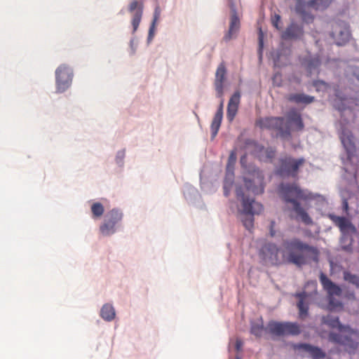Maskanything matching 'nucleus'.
<instances>
[{"instance_id": "nucleus-49", "label": "nucleus", "mask_w": 359, "mask_h": 359, "mask_svg": "<svg viewBox=\"0 0 359 359\" xmlns=\"http://www.w3.org/2000/svg\"><path fill=\"white\" fill-rule=\"evenodd\" d=\"M156 23L151 22L149 29L148 35L154 36L155 29H156Z\"/></svg>"}, {"instance_id": "nucleus-2", "label": "nucleus", "mask_w": 359, "mask_h": 359, "mask_svg": "<svg viewBox=\"0 0 359 359\" xmlns=\"http://www.w3.org/2000/svg\"><path fill=\"white\" fill-rule=\"evenodd\" d=\"M269 333L276 337L285 335L297 336L301 333L299 325L297 323L276 320H270L266 327L264 325L263 318L260 317L257 321H250V333L257 338H261L263 332Z\"/></svg>"}, {"instance_id": "nucleus-42", "label": "nucleus", "mask_w": 359, "mask_h": 359, "mask_svg": "<svg viewBox=\"0 0 359 359\" xmlns=\"http://www.w3.org/2000/svg\"><path fill=\"white\" fill-rule=\"evenodd\" d=\"M259 48H258V53L259 55V58H262V51H263V47H264V39H263V34L262 30H259Z\"/></svg>"}, {"instance_id": "nucleus-4", "label": "nucleus", "mask_w": 359, "mask_h": 359, "mask_svg": "<svg viewBox=\"0 0 359 359\" xmlns=\"http://www.w3.org/2000/svg\"><path fill=\"white\" fill-rule=\"evenodd\" d=\"M329 218L339 229L340 237L339 241L341 249L346 252H352L354 238L358 234L355 226L348 218L344 216L330 214Z\"/></svg>"}, {"instance_id": "nucleus-52", "label": "nucleus", "mask_w": 359, "mask_h": 359, "mask_svg": "<svg viewBox=\"0 0 359 359\" xmlns=\"http://www.w3.org/2000/svg\"><path fill=\"white\" fill-rule=\"evenodd\" d=\"M329 304L330 306H332V307H336L338 305L341 304V303L339 302H338V301L335 302L333 298H330Z\"/></svg>"}, {"instance_id": "nucleus-38", "label": "nucleus", "mask_w": 359, "mask_h": 359, "mask_svg": "<svg viewBox=\"0 0 359 359\" xmlns=\"http://www.w3.org/2000/svg\"><path fill=\"white\" fill-rule=\"evenodd\" d=\"M236 159H237V156H236V151H231L230 154H229V158H228V162H227V164H226V169H229V170H234V166H235V164H236Z\"/></svg>"}, {"instance_id": "nucleus-33", "label": "nucleus", "mask_w": 359, "mask_h": 359, "mask_svg": "<svg viewBox=\"0 0 359 359\" xmlns=\"http://www.w3.org/2000/svg\"><path fill=\"white\" fill-rule=\"evenodd\" d=\"M332 0H311L309 4L315 7L316 10H324L331 3Z\"/></svg>"}, {"instance_id": "nucleus-54", "label": "nucleus", "mask_w": 359, "mask_h": 359, "mask_svg": "<svg viewBox=\"0 0 359 359\" xmlns=\"http://www.w3.org/2000/svg\"><path fill=\"white\" fill-rule=\"evenodd\" d=\"M153 39H154V36L148 35L147 39V43L149 44L151 42V41L153 40Z\"/></svg>"}, {"instance_id": "nucleus-12", "label": "nucleus", "mask_w": 359, "mask_h": 359, "mask_svg": "<svg viewBox=\"0 0 359 359\" xmlns=\"http://www.w3.org/2000/svg\"><path fill=\"white\" fill-rule=\"evenodd\" d=\"M260 127L277 130V135L287 139L291 135L289 126L285 123L283 117H266L260 121Z\"/></svg>"}, {"instance_id": "nucleus-44", "label": "nucleus", "mask_w": 359, "mask_h": 359, "mask_svg": "<svg viewBox=\"0 0 359 359\" xmlns=\"http://www.w3.org/2000/svg\"><path fill=\"white\" fill-rule=\"evenodd\" d=\"M280 20V15L278 14H275L271 19V22L273 26L277 29L280 30L281 27H279V22Z\"/></svg>"}, {"instance_id": "nucleus-43", "label": "nucleus", "mask_w": 359, "mask_h": 359, "mask_svg": "<svg viewBox=\"0 0 359 359\" xmlns=\"http://www.w3.org/2000/svg\"><path fill=\"white\" fill-rule=\"evenodd\" d=\"M160 15H161V8H160L159 6L157 5L155 7L154 11L153 20H152L151 22L156 24L158 20L160 18Z\"/></svg>"}, {"instance_id": "nucleus-7", "label": "nucleus", "mask_w": 359, "mask_h": 359, "mask_svg": "<svg viewBox=\"0 0 359 359\" xmlns=\"http://www.w3.org/2000/svg\"><path fill=\"white\" fill-rule=\"evenodd\" d=\"M328 340L343 346L348 354H355L359 347V331L348 325L340 332H330Z\"/></svg>"}, {"instance_id": "nucleus-29", "label": "nucleus", "mask_w": 359, "mask_h": 359, "mask_svg": "<svg viewBox=\"0 0 359 359\" xmlns=\"http://www.w3.org/2000/svg\"><path fill=\"white\" fill-rule=\"evenodd\" d=\"M345 75L350 80L359 82V65H348L345 69Z\"/></svg>"}, {"instance_id": "nucleus-20", "label": "nucleus", "mask_w": 359, "mask_h": 359, "mask_svg": "<svg viewBox=\"0 0 359 359\" xmlns=\"http://www.w3.org/2000/svg\"><path fill=\"white\" fill-rule=\"evenodd\" d=\"M220 99V102L218 106V108L214 115L212 118L211 125H210V133H211V140H213L217 136L219 128L221 126V123L223 118V109H224V97H219Z\"/></svg>"}, {"instance_id": "nucleus-45", "label": "nucleus", "mask_w": 359, "mask_h": 359, "mask_svg": "<svg viewBox=\"0 0 359 359\" xmlns=\"http://www.w3.org/2000/svg\"><path fill=\"white\" fill-rule=\"evenodd\" d=\"M302 20L306 23H309L313 20V16L307 11L301 15Z\"/></svg>"}, {"instance_id": "nucleus-21", "label": "nucleus", "mask_w": 359, "mask_h": 359, "mask_svg": "<svg viewBox=\"0 0 359 359\" xmlns=\"http://www.w3.org/2000/svg\"><path fill=\"white\" fill-rule=\"evenodd\" d=\"M321 60L318 55H308L302 60V65L309 75L318 72Z\"/></svg>"}, {"instance_id": "nucleus-11", "label": "nucleus", "mask_w": 359, "mask_h": 359, "mask_svg": "<svg viewBox=\"0 0 359 359\" xmlns=\"http://www.w3.org/2000/svg\"><path fill=\"white\" fill-rule=\"evenodd\" d=\"M333 43L338 46L345 45L351 37V32L348 25L342 20L336 21L332 25V29L330 33Z\"/></svg>"}, {"instance_id": "nucleus-5", "label": "nucleus", "mask_w": 359, "mask_h": 359, "mask_svg": "<svg viewBox=\"0 0 359 359\" xmlns=\"http://www.w3.org/2000/svg\"><path fill=\"white\" fill-rule=\"evenodd\" d=\"M125 214L123 208L114 207L106 212L98 228L99 233L104 238H109L121 231Z\"/></svg>"}, {"instance_id": "nucleus-26", "label": "nucleus", "mask_w": 359, "mask_h": 359, "mask_svg": "<svg viewBox=\"0 0 359 359\" xmlns=\"http://www.w3.org/2000/svg\"><path fill=\"white\" fill-rule=\"evenodd\" d=\"M100 316L106 322H111L116 318V310L112 304H104L100 311Z\"/></svg>"}, {"instance_id": "nucleus-15", "label": "nucleus", "mask_w": 359, "mask_h": 359, "mask_svg": "<svg viewBox=\"0 0 359 359\" xmlns=\"http://www.w3.org/2000/svg\"><path fill=\"white\" fill-rule=\"evenodd\" d=\"M182 193L184 199L189 205L200 210L205 209V204L202 199L201 194L193 185L188 182L185 183L182 187Z\"/></svg>"}, {"instance_id": "nucleus-23", "label": "nucleus", "mask_w": 359, "mask_h": 359, "mask_svg": "<svg viewBox=\"0 0 359 359\" xmlns=\"http://www.w3.org/2000/svg\"><path fill=\"white\" fill-rule=\"evenodd\" d=\"M295 348L309 353L313 359H322L326 356L325 352L320 348L310 344L299 343L295 345Z\"/></svg>"}, {"instance_id": "nucleus-47", "label": "nucleus", "mask_w": 359, "mask_h": 359, "mask_svg": "<svg viewBox=\"0 0 359 359\" xmlns=\"http://www.w3.org/2000/svg\"><path fill=\"white\" fill-rule=\"evenodd\" d=\"M276 225V222L274 220H271L269 225V234L271 237H274L276 236V231L274 229Z\"/></svg>"}, {"instance_id": "nucleus-46", "label": "nucleus", "mask_w": 359, "mask_h": 359, "mask_svg": "<svg viewBox=\"0 0 359 359\" xmlns=\"http://www.w3.org/2000/svg\"><path fill=\"white\" fill-rule=\"evenodd\" d=\"M273 60L274 65L276 66H281V65H285L284 63H282L280 62V53L278 52H277L275 54V55L273 57Z\"/></svg>"}, {"instance_id": "nucleus-40", "label": "nucleus", "mask_w": 359, "mask_h": 359, "mask_svg": "<svg viewBox=\"0 0 359 359\" xmlns=\"http://www.w3.org/2000/svg\"><path fill=\"white\" fill-rule=\"evenodd\" d=\"M238 111V108L227 105L226 116L229 121H232Z\"/></svg>"}, {"instance_id": "nucleus-22", "label": "nucleus", "mask_w": 359, "mask_h": 359, "mask_svg": "<svg viewBox=\"0 0 359 359\" xmlns=\"http://www.w3.org/2000/svg\"><path fill=\"white\" fill-rule=\"evenodd\" d=\"M320 281L322 284L323 289L326 290L330 296L337 295L341 294V287L332 281L325 273L323 272L320 275Z\"/></svg>"}, {"instance_id": "nucleus-30", "label": "nucleus", "mask_w": 359, "mask_h": 359, "mask_svg": "<svg viewBox=\"0 0 359 359\" xmlns=\"http://www.w3.org/2000/svg\"><path fill=\"white\" fill-rule=\"evenodd\" d=\"M343 279L355 288H359V276L346 270L343 271Z\"/></svg>"}, {"instance_id": "nucleus-18", "label": "nucleus", "mask_w": 359, "mask_h": 359, "mask_svg": "<svg viewBox=\"0 0 359 359\" xmlns=\"http://www.w3.org/2000/svg\"><path fill=\"white\" fill-rule=\"evenodd\" d=\"M128 11L133 13L131 24L133 27L132 34L137 30L143 15V5L137 0L131 1L128 6Z\"/></svg>"}, {"instance_id": "nucleus-32", "label": "nucleus", "mask_w": 359, "mask_h": 359, "mask_svg": "<svg viewBox=\"0 0 359 359\" xmlns=\"http://www.w3.org/2000/svg\"><path fill=\"white\" fill-rule=\"evenodd\" d=\"M126 149H122L116 151L115 155V163L118 168L123 169L125 165Z\"/></svg>"}, {"instance_id": "nucleus-55", "label": "nucleus", "mask_w": 359, "mask_h": 359, "mask_svg": "<svg viewBox=\"0 0 359 359\" xmlns=\"http://www.w3.org/2000/svg\"><path fill=\"white\" fill-rule=\"evenodd\" d=\"M344 170H345L346 172H348V168H344Z\"/></svg>"}, {"instance_id": "nucleus-10", "label": "nucleus", "mask_w": 359, "mask_h": 359, "mask_svg": "<svg viewBox=\"0 0 359 359\" xmlns=\"http://www.w3.org/2000/svg\"><path fill=\"white\" fill-rule=\"evenodd\" d=\"M339 137L346 151L345 155L341 156V160L343 165L346 166L348 163L351 162L356 151L355 146L353 140V136L349 130H347L344 126H341Z\"/></svg>"}, {"instance_id": "nucleus-53", "label": "nucleus", "mask_w": 359, "mask_h": 359, "mask_svg": "<svg viewBox=\"0 0 359 359\" xmlns=\"http://www.w3.org/2000/svg\"><path fill=\"white\" fill-rule=\"evenodd\" d=\"M243 346V341L240 339H237L236 341V349L239 351Z\"/></svg>"}, {"instance_id": "nucleus-34", "label": "nucleus", "mask_w": 359, "mask_h": 359, "mask_svg": "<svg viewBox=\"0 0 359 359\" xmlns=\"http://www.w3.org/2000/svg\"><path fill=\"white\" fill-rule=\"evenodd\" d=\"M234 170H229L226 169V174L224 179V184L223 185H227V186H233V184L234 182Z\"/></svg>"}, {"instance_id": "nucleus-56", "label": "nucleus", "mask_w": 359, "mask_h": 359, "mask_svg": "<svg viewBox=\"0 0 359 359\" xmlns=\"http://www.w3.org/2000/svg\"><path fill=\"white\" fill-rule=\"evenodd\" d=\"M236 359H241L240 357L237 356Z\"/></svg>"}, {"instance_id": "nucleus-31", "label": "nucleus", "mask_w": 359, "mask_h": 359, "mask_svg": "<svg viewBox=\"0 0 359 359\" xmlns=\"http://www.w3.org/2000/svg\"><path fill=\"white\" fill-rule=\"evenodd\" d=\"M134 34L135 33L133 34V36L130 38L128 43V53L130 57L135 55L140 43L139 39Z\"/></svg>"}, {"instance_id": "nucleus-51", "label": "nucleus", "mask_w": 359, "mask_h": 359, "mask_svg": "<svg viewBox=\"0 0 359 359\" xmlns=\"http://www.w3.org/2000/svg\"><path fill=\"white\" fill-rule=\"evenodd\" d=\"M232 186L223 185L224 195L228 196L230 194Z\"/></svg>"}, {"instance_id": "nucleus-27", "label": "nucleus", "mask_w": 359, "mask_h": 359, "mask_svg": "<svg viewBox=\"0 0 359 359\" xmlns=\"http://www.w3.org/2000/svg\"><path fill=\"white\" fill-rule=\"evenodd\" d=\"M288 100L296 104H309L315 100V97L304 93H292L288 96Z\"/></svg>"}, {"instance_id": "nucleus-50", "label": "nucleus", "mask_w": 359, "mask_h": 359, "mask_svg": "<svg viewBox=\"0 0 359 359\" xmlns=\"http://www.w3.org/2000/svg\"><path fill=\"white\" fill-rule=\"evenodd\" d=\"M295 297H299V299L304 301V299L308 297V294L305 292H297L295 294Z\"/></svg>"}, {"instance_id": "nucleus-19", "label": "nucleus", "mask_w": 359, "mask_h": 359, "mask_svg": "<svg viewBox=\"0 0 359 359\" xmlns=\"http://www.w3.org/2000/svg\"><path fill=\"white\" fill-rule=\"evenodd\" d=\"M229 6L231 8V18L229 30L223 38L225 41H229L231 40L232 35L236 33L240 27V20L238 18L234 4L231 1L229 3Z\"/></svg>"}, {"instance_id": "nucleus-1", "label": "nucleus", "mask_w": 359, "mask_h": 359, "mask_svg": "<svg viewBox=\"0 0 359 359\" xmlns=\"http://www.w3.org/2000/svg\"><path fill=\"white\" fill-rule=\"evenodd\" d=\"M240 164L243 185L236 184V198L242 207L238 210V217L245 228L250 231L254 226V215L259 214L263 207L255 202L253 197L247 195L245 191L254 195L262 194L264 191V175L255 165L248 163L246 154L241 156Z\"/></svg>"}, {"instance_id": "nucleus-37", "label": "nucleus", "mask_w": 359, "mask_h": 359, "mask_svg": "<svg viewBox=\"0 0 359 359\" xmlns=\"http://www.w3.org/2000/svg\"><path fill=\"white\" fill-rule=\"evenodd\" d=\"M200 185L201 189L208 194H212L216 191V189L213 187V186H210L208 182H203L202 180L201 174L200 175Z\"/></svg>"}, {"instance_id": "nucleus-6", "label": "nucleus", "mask_w": 359, "mask_h": 359, "mask_svg": "<svg viewBox=\"0 0 359 359\" xmlns=\"http://www.w3.org/2000/svg\"><path fill=\"white\" fill-rule=\"evenodd\" d=\"M283 245L288 252L287 257V261L289 263L295 264L296 266L301 267L306 264V259L304 255L301 254H297L294 252L295 250L299 251H308L311 252L313 256L312 259L314 262L318 261V250L313 246L309 245L307 243L302 242L299 238H292L291 240H285L283 242Z\"/></svg>"}, {"instance_id": "nucleus-36", "label": "nucleus", "mask_w": 359, "mask_h": 359, "mask_svg": "<svg viewBox=\"0 0 359 359\" xmlns=\"http://www.w3.org/2000/svg\"><path fill=\"white\" fill-rule=\"evenodd\" d=\"M240 100H241V93L238 90H236L233 93V94L230 97L229 102H228V105L238 108Z\"/></svg>"}, {"instance_id": "nucleus-3", "label": "nucleus", "mask_w": 359, "mask_h": 359, "mask_svg": "<svg viewBox=\"0 0 359 359\" xmlns=\"http://www.w3.org/2000/svg\"><path fill=\"white\" fill-rule=\"evenodd\" d=\"M279 192L285 203L292 204L294 212L305 224H312V219L298 201L299 199L309 198V194L301 189L297 184L290 183H281L279 186Z\"/></svg>"}, {"instance_id": "nucleus-41", "label": "nucleus", "mask_w": 359, "mask_h": 359, "mask_svg": "<svg viewBox=\"0 0 359 359\" xmlns=\"http://www.w3.org/2000/svg\"><path fill=\"white\" fill-rule=\"evenodd\" d=\"M306 11V9L305 4L301 1H298L295 5V12L297 14L301 15L302 13H304Z\"/></svg>"}, {"instance_id": "nucleus-39", "label": "nucleus", "mask_w": 359, "mask_h": 359, "mask_svg": "<svg viewBox=\"0 0 359 359\" xmlns=\"http://www.w3.org/2000/svg\"><path fill=\"white\" fill-rule=\"evenodd\" d=\"M313 86L316 88L317 91H325L329 87V84L323 80L313 81Z\"/></svg>"}, {"instance_id": "nucleus-25", "label": "nucleus", "mask_w": 359, "mask_h": 359, "mask_svg": "<svg viewBox=\"0 0 359 359\" xmlns=\"http://www.w3.org/2000/svg\"><path fill=\"white\" fill-rule=\"evenodd\" d=\"M287 119L288 123L293 126L297 130H302L304 127L300 113L295 109L290 110L287 113Z\"/></svg>"}, {"instance_id": "nucleus-48", "label": "nucleus", "mask_w": 359, "mask_h": 359, "mask_svg": "<svg viewBox=\"0 0 359 359\" xmlns=\"http://www.w3.org/2000/svg\"><path fill=\"white\" fill-rule=\"evenodd\" d=\"M348 209H349V206H348V200L346 198H344L342 199V210L346 214H348Z\"/></svg>"}, {"instance_id": "nucleus-35", "label": "nucleus", "mask_w": 359, "mask_h": 359, "mask_svg": "<svg viewBox=\"0 0 359 359\" xmlns=\"http://www.w3.org/2000/svg\"><path fill=\"white\" fill-rule=\"evenodd\" d=\"M297 308L299 309L300 317L306 316L309 314V306L302 299L299 300L297 303Z\"/></svg>"}, {"instance_id": "nucleus-14", "label": "nucleus", "mask_w": 359, "mask_h": 359, "mask_svg": "<svg viewBox=\"0 0 359 359\" xmlns=\"http://www.w3.org/2000/svg\"><path fill=\"white\" fill-rule=\"evenodd\" d=\"M304 162L303 158L295 159L291 157H285L280 161L278 173L283 177H294L297 175L299 166Z\"/></svg>"}, {"instance_id": "nucleus-28", "label": "nucleus", "mask_w": 359, "mask_h": 359, "mask_svg": "<svg viewBox=\"0 0 359 359\" xmlns=\"http://www.w3.org/2000/svg\"><path fill=\"white\" fill-rule=\"evenodd\" d=\"M90 211L93 219H100L104 213V207L100 202H93L90 205Z\"/></svg>"}, {"instance_id": "nucleus-17", "label": "nucleus", "mask_w": 359, "mask_h": 359, "mask_svg": "<svg viewBox=\"0 0 359 359\" xmlns=\"http://www.w3.org/2000/svg\"><path fill=\"white\" fill-rule=\"evenodd\" d=\"M304 35L303 25L292 20L285 31L281 33V39L284 41H299L302 39Z\"/></svg>"}, {"instance_id": "nucleus-8", "label": "nucleus", "mask_w": 359, "mask_h": 359, "mask_svg": "<svg viewBox=\"0 0 359 359\" xmlns=\"http://www.w3.org/2000/svg\"><path fill=\"white\" fill-rule=\"evenodd\" d=\"M358 104L355 99L347 97L340 90L335 89L332 106L339 112L341 125L348 124L354 120V111Z\"/></svg>"}, {"instance_id": "nucleus-24", "label": "nucleus", "mask_w": 359, "mask_h": 359, "mask_svg": "<svg viewBox=\"0 0 359 359\" xmlns=\"http://www.w3.org/2000/svg\"><path fill=\"white\" fill-rule=\"evenodd\" d=\"M322 323L332 329H337L340 332L348 325L342 324L339 316L328 314L322 318Z\"/></svg>"}, {"instance_id": "nucleus-13", "label": "nucleus", "mask_w": 359, "mask_h": 359, "mask_svg": "<svg viewBox=\"0 0 359 359\" xmlns=\"http://www.w3.org/2000/svg\"><path fill=\"white\" fill-rule=\"evenodd\" d=\"M280 248L273 243H266L260 249L262 259L272 265H279L284 262V255H280Z\"/></svg>"}, {"instance_id": "nucleus-9", "label": "nucleus", "mask_w": 359, "mask_h": 359, "mask_svg": "<svg viewBox=\"0 0 359 359\" xmlns=\"http://www.w3.org/2000/svg\"><path fill=\"white\" fill-rule=\"evenodd\" d=\"M74 78V68L69 64L61 63L55 70V93L64 94L72 86Z\"/></svg>"}, {"instance_id": "nucleus-16", "label": "nucleus", "mask_w": 359, "mask_h": 359, "mask_svg": "<svg viewBox=\"0 0 359 359\" xmlns=\"http://www.w3.org/2000/svg\"><path fill=\"white\" fill-rule=\"evenodd\" d=\"M227 80V69L224 62L219 64L217 67L213 82L215 96L222 97L224 95L225 83Z\"/></svg>"}]
</instances>
